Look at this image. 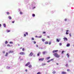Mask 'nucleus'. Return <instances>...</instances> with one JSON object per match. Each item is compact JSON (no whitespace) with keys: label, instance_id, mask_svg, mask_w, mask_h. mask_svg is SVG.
<instances>
[{"label":"nucleus","instance_id":"55","mask_svg":"<svg viewBox=\"0 0 74 74\" xmlns=\"http://www.w3.org/2000/svg\"><path fill=\"white\" fill-rule=\"evenodd\" d=\"M35 37H36V38H37V37H38V36H35Z\"/></svg>","mask_w":74,"mask_h":74},{"label":"nucleus","instance_id":"26","mask_svg":"<svg viewBox=\"0 0 74 74\" xmlns=\"http://www.w3.org/2000/svg\"><path fill=\"white\" fill-rule=\"evenodd\" d=\"M7 33H8L9 32H10V31L9 30H7Z\"/></svg>","mask_w":74,"mask_h":74},{"label":"nucleus","instance_id":"42","mask_svg":"<svg viewBox=\"0 0 74 74\" xmlns=\"http://www.w3.org/2000/svg\"><path fill=\"white\" fill-rule=\"evenodd\" d=\"M20 14H22V12H20Z\"/></svg>","mask_w":74,"mask_h":74},{"label":"nucleus","instance_id":"11","mask_svg":"<svg viewBox=\"0 0 74 74\" xmlns=\"http://www.w3.org/2000/svg\"><path fill=\"white\" fill-rule=\"evenodd\" d=\"M58 52V50H53V53H54V52Z\"/></svg>","mask_w":74,"mask_h":74},{"label":"nucleus","instance_id":"13","mask_svg":"<svg viewBox=\"0 0 74 74\" xmlns=\"http://www.w3.org/2000/svg\"><path fill=\"white\" fill-rule=\"evenodd\" d=\"M46 65V64L44 63L42 64V65H41L42 66H45Z\"/></svg>","mask_w":74,"mask_h":74},{"label":"nucleus","instance_id":"6","mask_svg":"<svg viewBox=\"0 0 74 74\" xmlns=\"http://www.w3.org/2000/svg\"><path fill=\"white\" fill-rule=\"evenodd\" d=\"M14 53V51H13L10 50L9 51V53Z\"/></svg>","mask_w":74,"mask_h":74},{"label":"nucleus","instance_id":"50","mask_svg":"<svg viewBox=\"0 0 74 74\" xmlns=\"http://www.w3.org/2000/svg\"><path fill=\"white\" fill-rule=\"evenodd\" d=\"M38 53L39 54H41V52H38Z\"/></svg>","mask_w":74,"mask_h":74},{"label":"nucleus","instance_id":"29","mask_svg":"<svg viewBox=\"0 0 74 74\" xmlns=\"http://www.w3.org/2000/svg\"><path fill=\"white\" fill-rule=\"evenodd\" d=\"M37 74H41L40 72H39L37 73Z\"/></svg>","mask_w":74,"mask_h":74},{"label":"nucleus","instance_id":"23","mask_svg":"<svg viewBox=\"0 0 74 74\" xmlns=\"http://www.w3.org/2000/svg\"><path fill=\"white\" fill-rule=\"evenodd\" d=\"M66 56H67L68 58H69V53L66 54Z\"/></svg>","mask_w":74,"mask_h":74},{"label":"nucleus","instance_id":"38","mask_svg":"<svg viewBox=\"0 0 74 74\" xmlns=\"http://www.w3.org/2000/svg\"><path fill=\"white\" fill-rule=\"evenodd\" d=\"M67 19L66 18H65V19H64L65 21H67Z\"/></svg>","mask_w":74,"mask_h":74},{"label":"nucleus","instance_id":"54","mask_svg":"<svg viewBox=\"0 0 74 74\" xmlns=\"http://www.w3.org/2000/svg\"><path fill=\"white\" fill-rule=\"evenodd\" d=\"M25 71H26V72H27V70L26 69V70H25Z\"/></svg>","mask_w":74,"mask_h":74},{"label":"nucleus","instance_id":"57","mask_svg":"<svg viewBox=\"0 0 74 74\" xmlns=\"http://www.w3.org/2000/svg\"><path fill=\"white\" fill-rule=\"evenodd\" d=\"M3 52V53H5V51H4Z\"/></svg>","mask_w":74,"mask_h":74},{"label":"nucleus","instance_id":"43","mask_svg":"<svg viewBox=\"0 0 74 74\" xmlns=\"http://www.w3.org/2000/svg\"><path fill=\"white\" fill-rule=\"evenodd\" d=\"M7 46L8 47H10V45H7Z\"/></svg>","mask_w":74,"mask_h":74},{"label":"nucleus","instance_id":"7","mask_svg":"<svg viewBox=\"0 0 74 74\" xmlns=\"http://www.w3.org/2000/svg\"><path fill=\"white\" fill-rule=\"evenodd\" d=\"M30 62H29L27 63V64L25 65V66H27L28 65H29Z\"/></svg>","mask_w":74,"mask_h":74},{"label":"nucleus","instance_id":"30","mask_svg":"<svg viewBox=\"0 0 74 74\" xmlns=\"http://www.w3.org/2000/svg\"><path fill=\"white\" fill-rule=\"evenodd\" d=\"M32 16H34V17L35 16V14H33L32 15Z\"/></svg>","mask_w":74,"mask_h":74},{"label":"nucleus","instance_id":"63","mask_svg":"<svg viewBox=\"0 0 74 74\" xmlns=\"http://www.w3.org/2000/svg\"><path fill=\"white\" fill-rule=\"evenodd\" d=\"M19 11H20V9H19Z\"/></svg>","mask_w":74,"mask_h":74},{"label":"nucleus","instance_id":"25","mask_svg":"<svg viewBox=\"0 0 74 74\" xmlns=\"http://www.w3.org/2000/svg\"><path fill=\"white\" fill-rule=\"evenodd\" d=\"M45 52H46L45 51H43V52H42L43 54V55H44V54H45Z\"/></svg>","mask_w":74,"mask_h":74},{"label":"nucleus","instance_id":"21","mask_svg":"<svg viewBox=\"0 0 74 74\" xmlns=\"http://www.w3.org/2000/svg\"><path fill=\"white\" fill-rule=\"evenodd\" d=\"M48 42L47 41H46L45 42V44H48Z\"/></svg>","mask_w":74,"mask_h":74},{"label":"nucleus","instance_id":"15","mask_svg":"<svg viewBox=\"0 0 74 74\" xmlns=\"http://www.w3.org/2000/svg\"><path fill=\"white\" fill-rule=\"evenodd\" d=\"M7 69H11V67L8 66H7L6 67Z\"/></svg>","mask_w":74,"mask_h":74},{"label":"nucleus","instance_id":"58","mask_svg":"<svg viewBox=\"0 0 74 74\" xmlns=\"http://www.w3.org/2000/svg\"><path fill=\"white\" fill-rule=\"evenodd\" d=\"M38 56H39V55H40V54H38H38H37Z\"/></svg>","mask_w":74,"mask_h":74},{"label":"nucleus","instance_id":"32","mask_svg":"<svg viewBox=\"0 0 74 74\" xmlns=\"http://www.w3.org/2000/svg\"><path fill=\"white\" fill-rule=\"evenodd\" d=\"M42 41H43V42H44V41H45V39H42Z\"/></svg>","mask_w":74,"mask_h":74},{"label":"nucleus","instance_id":"3","mask_svg":"<svg viewBox=\"0 0 74 74\" xmlns=\"http://www.w3.org/2000/svg\"><path fill=\"white\" fill-rule=\"evenodd\" d=\"M20 55H25V53L24 52H21L19 53Z\"/></svg>","mask_w":74,"mask_h":74},{"label":"nucleus","instance_id":"33","mask_svg":"<svg viewBox=\"0 0 74 74\" xmlns=\"http://www.w3.org/2000/svg\"><path fill=\"white\" fill-rule=\"evenodd\" d=\"M59 45L60 46H61V45H62V43H60L59 44Z\"/></svg>","mask_w":74,"mask_h":74},{"label":"nucleus","instance_id":"46","mask_svg":"<svg viewBox=\"0 0 74 74\" xmlns=\"http://www.w3.org/2000/svg\"><path fill=\"white\" fill-rule=\"evenodd\" d=\"M22 51H25V49H24V48H23L22 49Z\"/></svg>","mask_w":74,"mask_h":74},{"label":"nucleus","instance_id":"62","mask_svg":"<svg viewBox=\"0 0 74 74\" xmlns=\"http://www.w3.org/2000/svg\"><path fill=\"white\" fill-rule=\"evenodd\" d=\"M39 49H41V48H40V47H39Z\"/></svg>","mask_w":74,"mask_h":74},{"label":"nucleus","instance_id":"12","mask_svg":"<svg viewBox=\"0 0 74 74\" xmlns=\"http://www.w3.org/2000/svg\"><path fill=\"white\" fill-rule=\"evenodd\" d=\"M52 60H53V59H51L50 60H49L47 61V62L48 63H49V62H51V61H52Z\"/></svg>","mask_w":74,"mask_h":74},{"label":"nucleus","instance_id":"10","mask_svg":"<svg viewBox=\"0 0 74 74\" xmlns=\"http://www.w3.org/2000/svg\"><path fill=\"white\" fill-rule=\"evenodd\" d=\"M62 74H66L67 73L65 72L62 71L61 72Z\"/></svg>","mask_w":74,"mask_h":74},{"label":"nucleus","instance_id":"60","mask_svg":"<svg viewBox=\"0 0 74 74\" xmlns=\"http://www.w3.org/2000/svg\"><path fill=\"white\" fill-rule=\"evenodd\" d=\"M1 25L0 24V27H1Z\"/></svg>","mask_w":74,"mask_h":74},{"label":"nucleus","instance_id":"61","mask_svg":"<svg viewBox=\"0 0 74 74\" xmlns=\"http://www.w3.org/2000/svg\"><path fill=\"white\" fill-rule=\"evenodd\" d=\"M36 46L37 47H38V45H36Z\"/></svg>","mask_w":74,"mask_h":74},{"label":"nucleus","instance_id":"47","mask_svg":"<svg viewBox=\"0 0 74 74\" xmlns=\"http://www.w3.org/2000/svg\"><path fill=\"white\" fill-rule=\"evenodd\" d=\"M70 71V69H68L67 70V71Z\"/></svg>","mask_w":74,"mask_h":74},{"label":"nucleus","instance_id":"36","mask_svg":"<svg viewBox=\"0 0 74 74\" xmlns=\"http://www.w3.org/2000/svg\"><path fill=\"white\" fill-rule=\"evenodd\" d=\"M66 34H69V32H66Z\"/></svg>","mask_w":74,"mask_h":74},{"label":"nucleus","instance_id":"39","mask_svg":"<svg viewBox=\"0 0 74 74\" xmlns=\"http://www.w3.org/2000/svg\"><path fill=\"white\" fill-rule=\"evenodd\" d=\"M32 40H34V38H32Z\"/></svg>","mask_w":74,"mask_h":74},{"label":"nucleus","instance_id":"14","mask_svg":"<svg viewBox=\"0 0 74 74\" xmlns=\"http://www.w3.org/2000/svg\"><path fill=\"white\" fill-rule=\"evenodd\" d=\"M70 43L66 45V47H70Z\"/></svg>","mask_w":74,"mask_h":74},{"label":"nucleus","instance_id":"31","mask_svg":"<svg viewBox=\"0 0 74 74\" xmlns=\"http://www.w3.org/2000/svg\"><path fill=\"white\" fill-rule=\"evenodd\" d=\"M5 44H8V42L7 41H5Z\"/></svg>","mask_w":74,"mask_h":74},{"label":"nucleus","instance_id":"41","mask_svg":"<svg viewBox=\"0 0 74 74\" xmlns=\"http://www.w3.org/2000/svg\"><path fill=\"white\" fill-rule=\"evenodd\" d=\"M15 23V21H12V23Z\"/></svg>","mask_w":74,"mask_h":74},{"label":"nucleus","instance_id":"5","mask_svg":"<svg viewBox=\"0 0 74 74\" xmlns=\"http://www.w3.org/2000/svg\"><path fill=\"white\" fill-rule=\"evenodd\" d=\"M33 55V52H31L30 54L29 55V56H32Z\"/></svg>","mask_w":74,"mask_h":74},{"label":"nucleus","instance_id":"22","mask_svg":"<svg viewBox=\"0 0 74 74\" xmlns=\"http://www.w3.org/2000/svg\"><path fill=\"white\" fill-rule=\"evenodd\" d=\"M53 74H55V73H56V71H54L53 72H52Z\"/></svg>","mask_w":74,"mask_h":74},{"label":"nucleus","instance_id":"56","mask_svg":"<svg viewBox=\"0 0 74 74\" xmlns=\"http://www.w3.org/2000/svg\"><path fill=\"white\" fill-rule=\"evenodd\" d=\"M51 13H52V14H53V11H52V12H51Z\"/></svg>","mask_w":74,"mask_h":74},{"label":"nucleus","instance_id":"9","mask_svg":"<svg viewBox=\"0 0 74 74\" xmlns=\"http://www.w3.org/2000/svg\"><path fill=\"white\" fill-rule=\"evenodd\" d=\"M60 39H58L57 38L56 39V41L57 42H59V41H60Z\"/></svg>","mask_w":74,"mask_h":74},{"label":"nucleus","instance_id":"64","mask_svg":"<svg viewBox=\"0 0 74 74\" xmlns=\"http://www.w3.org/2000/svg\"><path fill=\"white\" fill-rule=\"evenodd\" d=\"M22 60V59H21V60Z\"/></svg>","mask_w":74,"mask_h":74},{"label":"nucleus","instance_id":"53","mask_svg":"<svg viewBox=\"0 0 74 74\" xmlns=\"http://www.w3.org/2000/svg\"><path fill=\"white\" fill-rule=\"evenodd\" d=\"M47 38H49V36H47Z\"/></svg>","mask_w":74,"mask_h":74},{"label":"nucleus","instance_id":"52","mask_svg":"<svg viewBox=\"0 0 74 74\" xmlns=\"http://www.w3.org/2000/svg\"><path fill=\"white\" fill-rule=\"evenodd\" d=\"M21 56H20V57H19V59H21Z\"/></svg>","mask_w":74,"mask_h":74},{"label":"nucleus","instance_id":"18","mask_svg":"<svg viewBox=\"0 0 74 74\" xmlns=\"http://www.w3.org/2000/svg\"><path fill=\"white\" fill-rule=\"evenodd\" d=\"M8 55V53H6V55H5V56H7Z\"/></svg>","mask_w":74,"mask_h":74},{"label":"nucleus","instance_id":"51","mask_svg":"<svg viewBox=\"0 0 74 74\" xmlns=\"http://www.w3.org/2000/svg\"><path fill=\"white\" fill-rule=\"evenodd\" d=\"M40 49H43V48H42V47H40Z\"/></svg>","mask_w":74,"mask_h":74},{"label":"nucleus","instance_id":"20","mask_svg":"<svg viewBox=\"0 0 74 74\" xmlns=\"http://www.w3.org/2000/svg\"><path fill=\"white\" fill-rule=\"evenodd\" d=\"M3 26L4 27H6V24H4Z\"/></svg>","mask_w":74,"mask_h":74},{"label":"nucleus","instance_id":"24","mask_svg":"<svg viewBox=\"0 0 74 74\" xmlns=\"http://www.w3.org/2000/svg\"><path fill=\"white\" fill-rule=\"evenodd\" d=\"M70 37H71V34L70 33L69 34Z\"/></svg>","mask_w":74,"mask_h":74},{"label":"nucleus","instance_id":"17","mask_svg":"<svg viewBox=\"0 0 74 74\" xmlns=\"http://www.w3.org/2000/svg\"><path fill=\"white\" fill-rule=\"evenodd\" d=\"M8 18L9 19H12V18H11V17L10 16H9Z\"/></svg>","mask_w":74,"mask_h":74},{"label":"nucleus","instance_id":"1","mask_svg":"<svg viewBox=\"0 0 74 74\" xmlns=\"http://www.w3.org/2000/svg\"><path fill=\"white\" fill-rule=\"evenodd\" d=\"M36 4V3L34 2H33L32 3L31 5H30L31 7H30V8H33V9H34V8H36V6L34 7Z\"/></svg>","mask_w":74,"mask_h":74},{"label":"nucleus","instance_id":"35","mask_svg":"<svg viewBox=\"0 0 74 74\" xmlns=\"http://www.w3.org/2000/svg\"><path fill=\"white\" fill-rule=\"evenodd\" d=\"M38 38H41V37H42V36H38Z\"/></svg>","mask_w":74,"mask_h":74},{"label":"nucleus","instance_id":"45","mask_svg":"<svg viewBox=\"0 0 74 74\" xmlns=\"http://www.w3.org/2000/svg\"><path fill=\"white\" fill-rule=\"evenodd\" d=\"M64 52V51H62V53H63Z\"/></svg>","mask_w":74,"mask_h":74},{"label":"nucleus","instance_id":"27","mask_svg":"<svg viewBox=\"0 0 74 74\" xmlns=\"http://www.w3.org/2000/svg\"><path fill=\"white\" fill-rule=\"evenodd\" d=\"M6 14L7 15H9L10 14V13H9V12H7Z\"/></svg>","mask_w":74,"mask_h":74},{"label":"nucleus","instance_id":"16","mask_svg":"<svg viewBox=\"0 0 74 74\" xmlns=\"http://www.w3.org/2000/svg\"><path fill=\"white\" fill-rule=\"evenodd\" d=\"M50 58V57H47L46 58V59H47V60H48V59H49V58Z\"/></svg>","mask_w":74,"mask_h":74},{"label":"nucleus","instance_id":"40","mask_svg":"<svg viewBox=\"0 0 74 74\" xmlns=\"http://www.w3.org/2000/svg\"><path fill=\"white\" fill-rule=\"evenodd\" d=\"M25 34H26V35H28V33H27V32H26L25 33Z\"/></svg>","mask_w":74,"mask_h":74},{"label":"nucleus","instance_id":"28","mask_svg":"<svg viewBox=\"0 0 74 74\" xmlns=\"http://www.w3.org/2000/svg\"><path fill=\"white\" fill-rule=\"evenodd\" d=\"M33 42L34 43V44H36V42L34 41H33Z\"/></svg>","mask_w":74,"mask_h":74},{"label":"nucleus","instance_id":"59","mask_svg":"<svg viewBox=\"0 0 74 74\" xmlns=\"http://www.w3.org/2000/svg\"><path fill=\"white\" fill-rule=\"evenodd\" d=\"M66 32H69V30H67L66 31Z\"/></svg>","mask_w":74,"mask_h":74},{"label":"nucleus","instance_id":"49","mask_svg":"<svg viewBox=\"0 0 74 74\" xmlns=\"http://www.w3.org/2000/svg\"><path fill=\"white\" fill-rule=\"evenodd\" d=\"M24 37H26V34H24Z\"/></svg>","mask_w":74,"mask_h":74},{"label":"nucleus","instance_id":"4","mask_svg":"<svg viewBox=\"0 0 74 74\" xmlns=\"http://www.w3.org/2000/svg\"><path fill=\"white\" fill-rule=\"evenodd\" d=\"M63 39L64 41H68V39H67V38L66 37L64 38Z\"/></svg>","mask_w":74,"mask_h":74},{"label":"nucleus","instance_id":"44","mask_svg":"<svg viewBox=\"0 0 74 74\" xmlns=\"http://www.w3.org/2000/svg\"><path fill=\"white\" fill-rule=\"evenodd\" d=\"M51 42H49V45H51Z\"/></svg>","mask_w":74,"mask_h":74},{"label":"nucleus","instance_id":"8","mask_svg":"<svg viewBox=\"0 0 74 74\" xmlns=\"http://www.w3.org/2000/svg\"><path fill=\"white\" fill-rule=\"evenodd\" d=\"M44 58H40L39 59V61H43L44 60Z\"/></svg>","mask_w":74,"mask_h":74},{"label":"nucleus","instance_id":"34","mask_svg":"<svg viewBox=\"0 0 74 74\" xmlns=\"http://www.w3.org/2000/svg\"><path fill=\"white\" fill-rule=\"evenodd\" d=\"M10 44H13V42H10Z\"/></svg>","mask_w":74,"mask_h":74},{"label":"nucleus","instance_id":"2","mask_svg":"<svg viewBox=\"0 0 74 74\" xmlns=\"http://www.w3.org/2000/svg\"><path fill=\"white\" fill-rule=\"evenodd\" d=\"M54 56L56 58H59L60 57V55H58L57 53H54Z\"/></svg>","mask_w":74,"mask_h":74},{"label":"nucleus","instance_id":"48","mask_svg":"<svg viewBox=\"0 0 74 74\" xmlns=\"http://www.w3.org/2000/svg\"><path fill=\"white\" fill-rule=\"evenodd\" d=\"M43 34H45V33H46L45 32H43Z\"/></svg>","mask_w":74,"mask_h":74},{"label":"nucleus","instance_id":"37","mask_svg":"<svg viewBox=\"0 0 74 74\" xmlns=\"http://www.w3.org/2000/svg\"><path fill=\"white\" fill-rule=\"evenodd\" d=\"M66 67H68V64H66Z\"/></svg>","mask_w":74,"mask_h":74},{"label":"nucleus","instance_id":"19","mask_svg":"<svg viewBox=\"0 0 74 74\" xmlns=\"http://www.w3.org/2000/svg\"><path fill=\"white\" fill-rule=\"evenodd\" d=\"M32 67V66L31 65H30L29 66H28L29 68H31Z\"/></svg>","mask_w":74,"mask_h":74}]
</instances>
